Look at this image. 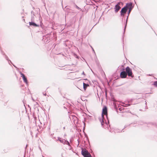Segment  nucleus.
I'll use <instances>...</instances> for the list:
<instances>
[{
    "label": "nucleus",
    "mask_w": 157,
    "mask_h": 157,
    "mask_svg": "<svg viewBox=\"0 0 157 157\" xmlns=\"http://www.w3.org/2000/svg\"><path fill=\"white\" fill-rule=\"evenodd\" d=\"M103 114L106 115L107 119L108 120V122H105V124L107 125H108L109 123V121L108 117L107 108L106 106H105L102 109L101 114V119H100V121L101 122V125L102 127H103V125L104 124V122L103 121Z\"/></svg>",
    "instance_id": "nucleus-1"
},
{
    "label": "nucleus",
    "mask_w": 157,
    "mask_h": 157,
    "mask_svg": "<svg viewBox=\"0 0 157 157\" xmlns=\"http://www.w3.org/2000/svg\"><path fill=\"white\" fill-rule=\"evenodd\" d=\"M118 69H120V71L121 73L120 74V76L121 78H125L127 76V73L125 70V69L123 66H119L118 68Z\"/></svg>",
    "instance_id": "nucleus-2"
},
{
    "label": "nucleus",
    "mask_w": 157,
    "mask_h": 157,
    "mask_svg": "<svg viewBox=\"0 0 157 157\" xmlns=\"http://www.w3.org/2000/svg\"><path fill=\"white\" fill-rule=\"evenodd\" d=\"M124 7L127 10H128V13H131V11L134 7V4L132 2H129L126 3V5Z\"/></svg>",
    "instance_id": "nucleus-3"
},
{
    "label": "nucleus",
    "mask_w": 157,
    "mask_h": 157,
    "mask_svg": "<svg viewBox=\"0 0 157 157\" xmlns=\"http://www.w3.org/2000/svg\"><path fill=\"white\" fill-rule=\"evenodd\" d=\"M81 154L84 157H92L88 151L85 149L82 148Z\"/></svg>",
    "instance_id": "nucleus-4"
},
{
    "label": "nucleus",
    "mask_w": 157,
    "mask_h": 157,
    "mask_svg": "<svg viewBox=\"0 0 157 157\" xmlns=\"http://www.w3.org/2000/svg\"><path fill=\"white\" fill-rule=\"evenodd\" d=\"M123 3L121 2H118L116 4L114 7V12L115 13H117L118 12L120 9L121 8V6H122Z\"/></svg>",
    "instance_id": "nucleus-5"
},
{
    "label": "nucleus",
    "mask_w": 157,
    "mask_h": 157,
    "mask_svg": "<svg viewBox=\"0 0 157 157\" xmlns=\"http://www.w3.org/2000/svg\"><path fill=\"white\" fill-rule=\"evenodd\" d=\"M127 75H128L129 77H131L133 78L134 77L132 74V69L128 67L127 66L125 69Z\"/></svg>",
    "instance_id": "nucleus-6"
},
{
    "label": "nucleus",
    "mask_w": 157,
    "mask_h": 157,
    "mask_svg": "<svg viewBox=\"0 0 157 157\" xmlns=\"http://www.w3.org/2000/svg\"><path fill=\"white\" fill-rule=\"evenodd\" d=\"M59 141L60 143H63L64 144H67L70 146L69 142L67 140H65L61 138L58 137V139L56 140V141Z\"/></svg>",
    "instance_id": "nucleus-7"
},
{
    "label": "nucleus",
    "mask_w": 157,
    "mask_h": 157,
    "mask_svg": "<svg viewBox=\"0 0 157 157\" xmlns=\"http://www.w3.org/2000/svg\"><path fill=\"white\" fill-rule=\"evenodd\" d=\"M72 122H73L75 125L78 123V119L77 117L74 115H71L69 117Z\"/></svg>",
    "instance_id": "nucleus-8"
},
{
    "label": "nucleus",
    "mask_w": 157,
    "mask_h": 157,
    "mask_svg": "<svg viewBox=\"0 0 157 157\" xmlns=\"http://www.w3.org/2000/svg\"><path fill=\"white\" fill-rule=\"evenodd\" d=\"M128 10L124 6L123 7L120 11V15L124 17Z\"/></svg>",
    "instance_id": "nucleus-9"
},
{
    "label": "nucleus",
    "mask_w": 157,
    "mask_h": 157,
    "mask_svg": "<svg viewBox=\"0 0 157 157\" xmlns=\"http://www.w3.org/2000/svg\"><path fill=\"white\" fill-rule=\"evenodd\" d=\"M20 74L21 75V77H22L23 81L26 85L28 84V81L27 77L25 76V75L21 72H20Z\"/></svg>",
    "instance_id": "nucleus-10"
},
{
    "label": "nucleus",
    "mask_w": 157,
    "mask_h": 157,
    "mask_svg": "<svg viewBox=\"0 0 157 157\" xmlns=\"http://www.w3.org/2000/svg\"><path fill=\"white\" fill-rule=\"evenodd\" d=\"M130 13H128V15L127 16V18H126V20L125 23V25H124V30L123 34H124L125 32V29H126V28L127 23V22H128V17L129 16Z\"/></svg>",
    "instance_id": "nucleus-11"
},
{
    "label": "nucleus",
    "mask_w": 157,
    "mask_h": 157,
    "mask_svg": "<svg viewBox=\"0 0 157 157\" xmlns=\"http://www.w3.org/2000/svg\"><path fill=\"white\" fill-rule=\"evenodd\" d=\"M29 24L30 26H33V27H39V25H37L33 21H31V22H29Z\"/></svg>",
    "instance_id": "nucleus-12"
},
{
    "label": "nucleus",
    "mask_w": 157,
    "mask_h": 157,
    "mask_svg": "<svg viewBox=\"0 0 157 157\" xmlns=\"http://www.w3.org/2000/svg\"><path fill=\"white\" fill-rule=\"evenodd\" d=\"M83 88L84 90H86L87 88L89 86V85L88 83H85V82H83Z\"/></svg>",
    "instance_id": "nucleus-13"
},
{
    "label": "nucleus",
    "mask_w": 157,
    "mask_h": 157,
    "mask_svg": "<svg viewBox=\"0 0 157 157\" xmlns=\"http://www.w3.org/2000/svg\"><path fill=\"white\" fill-rule=\"evenodd\" d=\"M0 50L1 51V54L3 55V56L5 57L6 59V60H9V58L5 54V53L4 52L2 51V50H1V48H0Z\"/></svg>",
    "instance_id": "nucleus-14"
},
{
    "label": "nucleus",
    "mask_w": 157,
    "mask_h": 157,
    "mask_svg": "<svg viewBox=\"0 0 157 157\" xmlns=\"http://www.w3.org/2000/svg\"><path fill=\"white\" fill-rule=\"evenodd\" d=\"M132 124V123L131 124H130L128 125H125L124 127V128L123 129H122V130L121 131L120 130V131H119V132H124V131H123V130L124 128H126L128 126H130L131 124Z\"/></svg>",
    "instance_id": "nucleus-15"
},
{
    "label": "nucleus",
    "mask_w": 157,
    "mask_h": 157,
    "mask_svg": "<svg viewBox=\"0 0 157 157\" xmlns=\"http://www.w3.org/2000/svg\"><path fill=\"white\" fill-rule=\"evenodd\" d=\"M8 61V62L10 64V63L12 64L13 65V66L15 67V68H17L14 65L12 62L9 59V60H7Z\"/></svg>",
    "instance_id": "nucleus-16"
},
{
    "label": "nucleus",
    "mask_w": 157,
    "mask_h": 157,
    "mask_svg": "<svg viewBox=\"0 0 157 157\" xmlns=\"http://www.w3.org/2000/svg\"><path fill=\"white\" fill-rule=\"evenodd\" d=\"M65 152H64L63 153H62L61 155V156L62 157H66V155L65 154Z\"/></svg>",
    "instance_id": "nucleus-17"
},
{
    "label": "nucleus",
    "mask_w": 157,
    "mask_h": 157,
    "mask_svg": "<svg viewBox=\"0 0 157 157\" xmlns=\"http://www.w3.org/2000/svg\"><path fill=\"white\" fill-rule=\"evenodd\" d=\"M35 16H33L32 15H31V21H33L34 19Z\"/></svg>",
    "instance_id": "nucleus-18"
},
{
    "label": "nucleus",
    "mask_w": 157,
    "mask_h": 157,
    "mask_svg": "<svg viewBox=\"0 0 157 157\" xmlns=\"http://www.w3.org/2000/svg\"><path fill=\"white\" fill-rule=\"evenodd\" d=\"M75 7H76V8L77 9H78V10H79L80 11L82 10V9L81 8H79V7H78L76 5H75Z\"/></svg>",
    "instance_id": "nucleus-19"
},
{
    "label": "nucleus",
    "mask_w": 157,
    "mask_h": 157,
    "mask_svg": "<svg viewBox=\"0 0 157 157\" xmlns=\"http://www.w3.org/2000/svg\"><path fill=\"white\" fill-rule=\"evenodd\" d=\"M112 101H113V104H114V102H115L117 101L116 100L115 98H112Z\"/></svg>",
    "instance_id": "nucleus-20"
},
{
    "label": "nucleus",
    "mask_w": 157,
    "mask_h": 157,
    "mask_svg": "<svg viewBox=\"0 0 157 157\" xmlns=\"http://www.w3.org/2000/svg\"><path fill=\"white\" fill-rule=\"evenodd\" d=\"M154 85L156 86L157 87V81H155L154 82Z\"/></svg>",
    "instance_id": "nucleus-21"
},
{
    "label": "nucleus",
    "mask_w": 157,
    "mask_h": 157,
    "mask_svg": "<svg viewBox=\"0 0 157 157\" xmlns=\"http://www.w3.org/2000/svg\"><path fill=\"white\" fill-rule=\"evenodd\" d=\"M91 48H92L93 51L94 52V54H95V51H94V49L93 48H92V46H91Z\"/></svg>",
    "instance_id": "nucleus-22"
},
{
    "label": "nucleus",
    "mask_w": 157,
    "mask_h": 157,
    "mask_svg": "<svg viewBox=\"0 0 157 157\" xmlns=\"http://www.w3.org/2000/svg\"><path fill=\"white\" fill-rule=\"evenodd\" d=\"M84 80H85V82H86V81H88V80L87 79H84Z\"/></svg>",
    "instance_id": "nucleus-23"
},
{
    "label": "nucleus",
    "mask_w": 157,
    "mask_h": 157,
    "mask_svg": "<svg viewBox=\"0 0 157 157\" xmlns=\"http://www.w3.org/2000/svg\"><path fill=\"white\" fill-rule=\"evenodd\" d=\"M43 94L44 95L46 96V93H43Z\"/></svg>",
    "instance_id": "nucleus-24"
},
{
    "label": "nucleus",
    "mask_w": 157,
    "mask_h": 157,
    "mask_svg": "<svg viewBox=\"0 0 157 157\" xmlns=\"http://www.w3.org/2000/svg\"><path fill=\"white\" fill-rule=\"evenodd\" d=\"M82 75H85V74L84 72L83 71L82 73Z\"/></svg>",
    "instance_id": "nucleus-25"
},
{
    "label": "nucleus",
    "mask_w": 157,
    "mask_h": 157,
    "mask_svg": "<svg viewBox=\"0 0 157 157\" xmlns=\"http://www.w3.org/2000/svg\"><path fill=\"white\" fill-rule=\"evenodd\" d=\"M76 57L77 58V59H78L79 58V57L78 56L76 55Z\"/></svg>",
    "instance_id": "nucleus-26"
},
{
    "label": "nucleus",
    "mask_w": 157,
    "mask_h": 157,
    "mask_svg": "<svg viewBox=\"0 0 157 157\" xmlns=\"http://www.w3.org/2000/svg\"><path fill=\"white\" fill-rule=\"evenodd\" d=\"M145 105H146V107H147V102L146 101H145Z\"/></svg>",
    "instance_id": "nucleus-27"
},
{
    "label": "nucleus",
    "mask_w": 157,
    "mask_h": 157,
    "mask_svg": "<svg viewBox=\"0 0 157 157\" xmlns=\"http://www.w3.org/2000/svg\"><path fill=\"white\" fill-rule=\"evenodd\" d=\"M32 15L33 16H35V13L33 12V13Z\"/></svg>",
    "instance_id": "nucleus-28"
},
{
    "label": "nucleus",
    "mask_w": 157,
    "mask_h": 157,
    "mask_svg": "<svg viewBox=\"0 0 157 157\" xmlns=\"http://www.w3.org/2000/svg\"><path fill=\"white\" fill-rule=\"evenodd\" d=\"M33 12H34L33 11H31V15H32L33 13Z\"/></svg>",
    "instance_id": "nucleus-29"
},
{
    "label": "nucleus",
    "mask_w": 157,
    "mask_h": 157,
    "mask_svg": "<svg viewBox=\"0 0 157 157\" xmlns=\"http://www.w3.org/2000/svg\"><path fill=\"white\" fill-rule=\"evenodd\" d=\"M126 105H127V106H128L130 105L129 104H126Z\"/></svg>",
    "instance_id": "nucleus-30"
},
{
    "label": "nucleus",
    "mask_w": 157,
    "mask_h": 157,
    "mask_svg": "<svg viewBox=\"0 0 157 157\" xmlns=\"http://www.w3.org/2000/svg\"><path fill=\"white\" fill-rule=\"evenodd\" d=\"M22 20L24 21V22L25 21V19L24 18H23Z\"/></svg>",
    "instance_id": "nucleus-31"
},
{
    "label": "nucleus",
    "mask_w": 157,
    "mask_h": 157,
    "mask_svg": "<svg viewBox=\"0 0 157 157\" xmlns=\"http://www.w3.org/2000/svg\"><path fill=\"white\" fill-rule=\"evenodd\" d=\"M65 127H63V129L64 130V129H65Z\"/></svg>",
    "instance_id": "nucleus-32"
},
{
    "label": "nucleus",
    "mask_w": 157,
    "mask_h": 157,
    "mask_svg": "<svg viewBox=\"0 0 157 157\" xmlns=\"http://www.w3.org/2000/svg\"><path fill=\"white\" fill-rule=\"evenodd\" d=\"M27 144L26 145V146L25 147V149H26V148H27Z\"/></svg>",
    "instance_id": "nucleus-33"
},
{
    "label": "nucleus",
    "mask_w": 157,
    "mask_h": 157,
    "mask_svg": "<svg viewBox=\"0 0 157 157\" xmlns=\"http://www.w3.org/2000/svg\"><path fill=\"white\" fill-rule=\"evenodd\" d=\"M82 35H84L83 32L82 33Z\"/></svg>",
    "instance_id": "nucleus-34"
},
{
    "label": "nucleus",
    "mask_w": 157,
    "mask_h": 157,
    "mask_svg": "<svg viewBox=\"0 0 157 157\" xmlns=\"http://www.w3.org/2000/svg\"><path fill=\"white\" fill-rule=\"evenodd\" d=\"M88 35V34H86V35H85L84 36H87Z\"/></svg>",
    "instance_id": "nucleus-35"
},
{
    "label": "nucleus",
    "mask_w": 157,
    "mask_h": 157,
    "mask_svg": "<svg viewBox=\"0 0 157 157\" xmlns=\"http://www.w3.org/2000/svg\"><path fill=\"white\" fill-rule=\"evenodd\" d=\"M105 94H106V95H107V93H105Z\"/></svg>",
    "instance_id": "nucleus-36"
},
{
    "label": "nucleus",
    "mask_w": 157,
    "mask_h": 157,
    "mask_svg": "<svg viewBox=\"0 0 157 157\" xmlns=\"http://www.w3.org/2000/svg\"><path fill=\"white\" fill-rule=\"evenodd\" d=\"M63 1H62V4Z\"/></svg>",
    "instance_id": "nucleus-37"
},
{
    "label": "nucleus",
    "mask_w": 157,
    "mask_h": 157,
    "mask_svg": "<svg viewBox=\"0 0 157 157\" xmlns=\"http://www.w3.org/2000/svg\"><path fill=\"white\" fill-rule=\"evenodd\" d=\"M33 9H34V7H33Z\"/></svg>",
    "instance_id": "nucleus-38"
},
{
    "label": "nucleus",
    "mask_w": 157,
    "mask_h": 157,
    "mask_svg": "<svg viewBox=\"0 0 157 157\" xmlns=\"http://www.w3.org/2000/svg\"><path fill=\"white\" fill-rule=\"evenodd\" d=\"M37 13L38 14V12H37Z\"/></svg>",
    "instance_id": "nucleus-39"
},
{
    "label": "nucleus",
    "mask_w": 157,
    "mask_h": 157,
    "mask_svg": "<svg viewBox=\"0 0 157 157\" xmlns=\"http://www.w3.org/2000/svg\"><path fill=\"white\" fill-rule=\"evenodd\" d=\"M38 10H39H39H40V9H38Z\"/></svg>",
    "instance_id": "nucleus-40"
},
{
    "label": "nucleus",
    "mask_w": 157,
    "mask_h": 157,
    "mask_svg": "<svg viewBox=\"0 0 157 157\" xmlns=\"http://www.w3.org/2000/svg\"><path fill=\"white\" fill-rule=\"evenodd\" d=\"M24 17H22V18H23Z\"/></svg>",
    "instance_id": "nucleus-41"
},
{
    "label": "nucleus",
    "mask_w": 157,
    "mask_h": 157,
    "mask_svg": "<svg viewBox=\"0 0 157 157\" xmlns=\"http://www.w3.org/2000/svg\"><path fill=\"white\" fill-rule=\"evenodd\" d=\"M71 148H70V149H71Z\"/></svg>",
    "instance_id": "nucleus-42"
},
{
    "label": "nucleus",
    "mask_w": 157,
    "mask_h": 157,
    "mask_svg": "<svg viewBox=\"0 0 157 157\" xmlns=\"http://www.w3.org/2000/svg\"><path fill=\"white\" fill-rule=\"evenodd\" d=\"M71 148H70V149H71Z\"/></svg>",
    "instance_id": "nucleus-43"
}]
</instances>
